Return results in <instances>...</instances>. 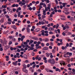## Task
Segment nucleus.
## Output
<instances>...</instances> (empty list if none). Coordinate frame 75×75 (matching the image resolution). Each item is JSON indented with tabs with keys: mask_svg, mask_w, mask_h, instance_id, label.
<instances>
[{
	"mask_svg": "<svg viewBox=\"0 0 75 75\" xmlns=\"http://www.w3.org/2000/svg\"><path fill=\"white\" fill-rule=\"evenodd\" d=\"M48 62L49 63L51 64H55V60L53 59H49Z\"/></svg>",
	"mask_w": 75,
	"mask_h": 75,
	"instance_id": "1",
	"label": "nucleus"
},
{
	"mask_svg": "<svg viewBox=\"0 0 75 75\" xmlns=\"http://www.w3.org/2000/svg\"><path fill=\"white\" fill-rule=\"evenodd\" d=\"M20 0H17V3H19V4L20 5L21 4V6H23V5H24L25 4V2H23L22 1H21Z\"/></svg>",
	"mask_w": 75,
	"mask_h": 75,
	"instance_id": "2",
	"label": "nucleus"
},
{
	"mask_svg": "<svg viewBox=\"0 0 75 75\" xmlns=\"http://www.w3.org/2000/svg\"><path fill=\"white\" fill-rule=\"evenodd\" d=\"M55 52H56V47L55 46L54 47V49H52V52L53 54L55 53Z\"/></svg>",
	"mask_w": 75,
	"mask_h": 75,
	"instance_id": "3",
	"label": "nucleus"
},
{
	"mask_svg": "<svg viewBox=\"0 0 75 75\" xmlns=\"http://www.w3.org/2000/svg\"><path fill=\"white\" fill-rule=\"evenodd\" d=\"M43 40L45 42H48L49 41H50V40H49V39H48V38H45V39H43Z\"/></svg>",
	"mask_w": 75,
	"mask_h": 75,
	"instance_id": "4",
	"label": "nucleus"
},
{
	"mask_svg": "<svg viewBox=\"0 0 75 75\" xmlns=\"http://www.w3.org/2000/svg\"><path fill=\"white\" fill-rule=\"evenodd\" d=\"M22 71L25 73H27V72H28V71L27 70H26V69H25L24 68H23Z\"/></svg>",
	"mask_w": 75,
	"mask_h": 75,
	"instance_id": "5",
	"label": "nucleus"
},
{
	"mask_svg": "<svg viewBox=\"0 0 75 75\" xmlns=\"http://www.w3.org/2000/svg\"><path fill=\"white\" fill-rule=\"evenodd\" d=\"M61 20H65V16L64 15H62L61 17Z\"/></svg>",
	"mask_w": 75,
	"mask_h": 75,
	"instance_id": "6",
	"label": "nucleus"
},
{
	"mask_svg": "<svg viewBox=\"0 0 75 75\" xmlns=\"http://www.w3.org/2000/svg\"><path fill=\"white\" fill-rule=\"evenodd\" d=\"M65 24L67 25H71V22H67L65 23Z\"/></svg>",
	"mask_w": 75,
	"mask_h": 75,
	"instance_id": "7",
	"label": "nucleus"
},
{
	"mask_svg": "<svg viewBox=\"0 0 75 75\" xmlns=\"http://www.w3.org/2000/svg\"><path fill=\"white\" fill-rule=\"evenodd\" d=\"M17 62H18V61H16V62H13L12 64L13 65L16 66V65H17Z\"/></svg>",
	"mask_w": 75,
	"mask_h": 75,
	"instance_id": "8",
	"label": "nucleus"
},
{
	"mask_svg": "<svg viewBox=\"0 0 75 75\" xmlns=\"http://www.w3.org/2000/svg\"><path fill=\"white\" fill-rule=\"evenodd\" d=\"M48 30L50 31H54V29L52 27H50L48 28Z\"/></svg>",
	"mask_w": 75,
	"mask_h": 75,
	"instance_id": "9",
	"label": "nucleus"
},
{
	"mask_svg": "<svg viewBox=\"0 0 75 75\" xmlns=\"http://www.w3.org/2000/svg\"><path fill=\"white\" fill-rule=\"evenodd\" d=\"M42 50L45 51L48 50V48L47 47H45L43 48Z\"/></svg>",
	"mask_w": 75,
	"mask_h": 75,
	"instance_id": "10",
	"label": "nucleus"
},
{
	"mask_svg": "<svg viewBox=\"0 0 75 75\" xmlns=\"http://www.w3.org/2000/svg\"><path fill=\"white\" fill-rule=\"evenodd\" d=\"M41 20H42V21H45V23L47 24H48V21H46L44 19H41Z\"/></svg>",
	"mask_w": 75,
	"mask_h": 75,
	"instance_id": "11",
	"label": "nucleus"
},
{
	"mask_svg": "<svg viewBox=\"0 0 75 75\" xmlns=\"http://www.w3.org/2000/svg\"><path fill=\"white\" fill-rule=\"evenodd\" d=\"M11 27L12 28H13V29H14L15 30H16L17 29V27H16V25H12L11 26Z\"/></svg>",
	"mask_w": 75,
	"mask_h": 75,
	"instance_id": "12",
	"label": "nucleus"
},
{
	"mask_svg": "<svg viewBox=\"0 0 75 75\" xmlns=\"http://www.w3.org/2000/svg\"><path fill=\"white\" fill-rule=\"evenodd\" d=\"M67 4H68V3H62V5H63V7H65V5H67Z\"/></svg>",
	"mask_w": 75,
	"mask_h": 75,
	"instance_id": "13",
	"label": "nucleus"
},
{
	"mask_svg": "<svg viewBox=\"0 0 75 75\" xmlns=\"http://www.w3.org/2000/svg\"><path fill=\"white\" fill-rule=\"evenodd\" d=\"M27 30V32L28 33H30V28H29L27 27L26 28Z\"/></svg>",
	"mask_w": 75,
	"mask_h": 75,
	"instance_id": "14",
	"label": "nucleus"
},
{
	"mask_svg": "<svg viewBox=\"0 0 75 75\" xmlns=\"http://www.w3.org/2000/svg\"><path fill=\"white\" fill-rule=\"evenodd\" d=\"M67 55H69V56H72V53H69V52H67Z\"/></svg>",
	"mask_w": 75,
	"mask_h": 75,
	"instance_id": "15",
	"label": "nucleus"
},
{
	"mask_svg": "<svg viewBox=\"0 0 75 75\" xmlns=\"http://www.w3.org/2000/svg\"><path fill=\"white\" fill-rule=\"evenodd\" d=\"M40 28H37L35 29V31L36 32H38V31H40Z\"/></svg>",
	"mask_w": 75,
	"mask_h": 75,
	"instance_id": "16",
	"label": "nucleus"
},
{
	"mask_svg": "<svg viewBox=\"0 0 75 75\" xmlns=\"http://www.w3.org/2000/svg\"><path fill=\"white\" fill-rule=\"evenodd\" d=\"M50 58H52L53 57V55H52V53H50Z\"/></svg>",
	"mask_w": 75,
	"mask_h": 75,
	"instance_id": "17",
	"label": "nucleus"
},
{
	"mask_svg": "<svg viewBox=\"0 0 75 75\" xmlns=\"http://www.w3.org/2000/svg\"><path fill=\"white\" fill-rule=\"evenodd\" d=\"M4 18H2L1 20V23H4Z\"/></svg>",
	"mask_w": 75,
	"mask_h": 75,
	"instance_id": "18",
	"label": "nucleus"
},
{
	"mask_svg": "<svg viewBox=\"0 0 75 75\" xmlns=\"http://www.w3.org/2000/svg\"><path fill=\"white\" fill-rule=\"evenodd\" d=\"M23 58H24L25 59H28L27 55L26 54H24L23 55Z\"/></svg>",
	"mask_w": 75,
	"mask_h": 75,
	"instance_id": "19",
	"label": "nucleus"
},
{
	"mask_svg": "<svg viewBox=\"0 0 75 75\" xmlns=\"http://www.w3.org/2000/svg\"><path fill=\"white\" fill-rule=\"evenodd\" d=\"M33 42H34V41H33V40H30V42H29V45H31V44H32V43H33Z\"/></svg>",
	"mask_w": 75,
	"mask_h": 75,
	"instance_id": "20",
	"label": "nucleus"
},
{
	"mask_svg": "<svg viewBox=\"0 0 75 75\" xmlns=\"http://www.w3.org/2000/svg\"><path fill=\"white\" fill-rule=\"evenodd\" d=\"M35 64V63L34 62H33L32 63H30V66H32L33 65H34Z\"/></svg>",
	"mask_w": 75,
	"mask_h": 75,
	"instance_id": "21",
	"label": "nucleus"
},
{
	"mask_svg": "<svg viewBox=\"0 0 75 75\" xmlns=\"http://www.w3.org/2000/svg\"><path fill=\"white\" fill-rule=\"evenodd\" d=\"M56 71H59V72H61V70L59 69L58 68H56L55 69Z\"/></svg>",
	"mask_w": 75,
	"mask_h": 75,
	"instance_id": "22",
	"label": "nucleus"
},
{
	"mask_svg": "<svg viewBox=\"0 0 75 75\" xmlns=\"http://www.w3.org/2000/svg\"><path fill=\"white\" fill-rule=\"evenodd\" d=\"M43 14L44 15H46V11L45 10L43 11Z\"/></svg>",
	"mask_w": 75,
	"mask_h": 75,
	"instance_id": "23",
	"label": "nucleus"
},
{
	"mask_svg": "<svg viewBox=\"0 0 75 75\" xmlns=\"http://www.w3.org/2000/svg\"><path fill=\"white\" fill-rule=\"evenodd\" d=\"M23 8L24 10H25V8H27V5H25V4L23 5Z\"/></svg>",
	"mask_w": 75,
	"mask_h": 75,
	"instance_id": "24",
	"label": "nucleus"
},
{
	"mask_svg": "<svg viewBox=\"0 0 75 75\" xmlns=\"http://www.w3.org/2000/svg\"><path fill=\"white\" fill-rule=\"evenodd\" d=\"M41 22H42V25H44V24H45V23L44 21H42V20H41Z\"/></svg>",
	"mask_w": 75,
	"mask_h": 75,
	"instance_id": "25",
	"label": "nucleus"
},
{
	"mask_svg": "<svg viewBox=\"0 0 75 75\" xmlns=\"http://www.w3.org/2000/svg\"><path fill=\"white\" fill-rule=\"evenodd\" d=\"M46 57H50V54L48 52H47L46 53Z\"/></svg>",
	"mask_w": 75,
	"mask_h": 75,
	"instance_id": "26",
	"label": "nucleus"
},
{
	"mask_svg": "<svg viewBox=\"0 0 75 75\" xmlns=\"http://www.w3.org/2000/svg\"><path fill=\"white\" fill-rule=\"evenodd\" d=\"M64 9L65 11H69V8H64Z\"/></svg>",
	"mask_w": 75,
	"mask_h": 75,
	"instance_id": "27",
	"label": "nucleus"
},
{
	"mask_svg": "<svg viewBox=\"0 0 75 75\" xmlns=\"http://www.w3.org/2000/svg\"><path fill=\"white\" fill-rule=\"evenodd\" d=\"M41 45L42 47H44V46L45 45V44L43 42H42L41 43Z\"/></svg>",
	"mask_w": 75,
	"mask_h": 75,
	"instance_id": "28",
	"label": "nucleus"
},
{
	"mask_svg": "<svg viewBox=\"0 0 75 75\" xmlns=\"http://www.w3.org/2000/svg\"><path fill=\"white\" fill-rule=\"evenodd\" d=\"M69 45V47H72V45H73V43H70Z\"/></svg>",
	"mask_w": 75,
	"mask_h": 75,
	"instance_id": "29",
	"label": "nucleus"
},
{
	"mask_svg": "<svg viewBox=\"0 0 75 75\" xmlns=\"http://www.w3.org/2000/svg\"><path fill=\"white\" fill-rule=\"evenodd\" d=\"M65 14H66L67 15H68L69 14V13H70L69 12L66 11L65 12Z\"/></svg>",
	"mask_w": 75,
	"mask_h": 75,
	"instance_id": "30",
	"label": "nucleus"
},
{
	"mask_svg": "<svg viewBox=\"0 0 75 75\" xmlns=\"http://www.w3.org/2000/svg\"><path fill=\"white\" fill-rule=\"evenodd\" d=\"M29 69L30 71H31V72H34V70H32V67H30V68Z\"/></svg>",
	"mask_w": 75,
	"mask_h": 75,
	"instance_id": "31",
	"label": "nucleus"
},
{
	"mask_svg": "<svg viewBox=\"0 0 75 75\" xmlns=\"http://www.w3.org/2000/svg\"><path fill=\"white\" fill-rule=\"evenodd\" d=\"M20 15H21V13L20 12H18V17H20Z\"/></svg>",
	"mask_w": 75,
	"mask_h": 75,
	"instance_id": "32",
	"label": "nucleus"
},
{
	"mask_svg": "<svg viewBox=\"0 0 75 75\" xmlns=\"http://www.w3.org/2000/svg\"><path fill=\"white\" fill-rule=\"evenodd\" d=\"M5 16L7 18H10V16L6 14L5 15Z\"/></svg>",
	"mask_w": 75,
	"mask_h": 75,
	"instance_id": "33",
	"label": "nucleus"
},
{
	"mask_svg": "<svg viewBox=\"0 0 75 75\" xmlns=\"http://www.w3.org/2000/svg\"><path fill=\"white\" fill-rule=\"evenodd\" d=\"M59 62H60V64H63V63H64V62L62 60V61H60Z\"/></svg>",
	"mask_w": 75,
	"mask_h": 75,
	"instance_id": "34",
	"label": "nucleus"
},
{
	"mask_svg": "<svg viewBox=\"0 0 75 75\" xmlns=\"http://www.w3.org/2000/svg\"><path fill=\"white\" fill-rule=\"evenodd\" d=\"M2 8H7V6L5 5H2Z\"/></svg>",
	"mask_w": 75,
	"mask_h": 75,
	"instance_id": "35",
	"label": "nucleus"
},
{
	"mask_svg": "<svg viewBox=\"0 0 75 75\" xmlns=\"http://www.w3.org/2000/svg\"><path fill=\"white\" fill-rule=\"evenodd\" d=\"M42 18H46V16H45V15H42Z\"/></svg>",
	"mask_w": 75,
	"mask_h": 75,
	"instance_id": "36",
	"label": "nucleus"
},
{
	"mask_svg": "<svg viewBox=\"0 0 75 75\" xmlns=\"http://www.w3.org/2000/svg\"><path fill=\"white\" fill-rule=\"evenodd\" d=\"M8 21H9V22H12V21L11 20V18H8Z\"/></svg>",
	"mask_w": 75,
	"mask_h": 75,
	"instance_id": "37",
	"label": "nucleus"
},
{
	"mask_svg": "<svg viewBox=\"0 0 75 75\" xmlns=\"http://www.w3.org/2000/svg\"><path fill=\"white\" fill-rule=\"evenodd\" d=\"M23 68L26 69L27 68V66L25 64H24L23 65Z\"/></svg>",
	"mask_w": 75,
	"mask_h": 75,
	"instance_id": "38",
	"label": "nucleus"
},
{
	"mask_svg": "<svg viewBox=\"0 0 75 75\" xmlns=\"http://www.w3.org/2000/svg\"><path fill=\"white\" fill-rule=\"evenodd\" d=\"M5 48H6V50H7L8 48H9V46H6L5 47Z\"/></svg>",
	"mask_w": 75,
	"mask_h": 75,
	"instance_id": "39",
	"label": "nucleus"
},
{
	"mask_svg": "<svg viewBox=\"0 0 75 75\" xmlns=\"http://www.w3.org/2000/svg\"><path fill=\"white\" fill-rule=\"evenodd\" d=\"M25 4H28V2H29V1L27 0H26L25 2Z\"/></svg>",
	"mask_w": 75,
	"mask_h": 75,
	"instance_id": "40",
	"label": "nucleus"
},
{
	"mask_svg": "<svg viewBox=\"0 0 75 75\" xmlns=\"http://www.w3.org/2000/svg\"><path fill=\"white\" fill-rule=\"evenodd\" d=\"M41 34L42 36H43V37H44L45 36V33H44V32H42V33Z\"/></svg>",
	"mask_w": 75,
	"mask_h": 75,
	"instance_id": "41",
	"label": "nucleus"
},
{
	"mask_svg": "<svg viewBox=\"0 0 75 75\" xmlns=\"http://www.w3.org/2000/svg\"><path fill=\"white\" fill-rule=\"evenodd\" d=\"M59 27V25L58 24H57L56 25V29H58V27Z\"/></svg>",
	"mask_w": 75,
	"mask_h": 75,
	"instance_id": "42",
	"label": "nucleus"
},
{
	"mask_svg": "<svg viewBox=\"0 0 75 75\" xmlns=\"http://www.w3.org/2000/svg\"><path fill=\"white\" fill-rule=\"evenodd\" d=\"M65 28H67V29H69V27L67 25H65Z\"/></svg>",
	"mask_w": 75,
	"mask_h": 75,
	"instance_id": "43",
	"label": "nucleus"
},
{
	"mask_svg": "<svg viewBox=\"0 0 75 75\" xmlns=\"http://www.w3.org/2000/svg\"><path fill=\"white\" fill-rule=\"evenodd\" d=\"M62 35H63V36H65V35H66V34H65V33L63 32L62 33Z\"/></svg>",
	"mask_w": 75,
	"mask_h": 75,
	"instance_id": "44",
	"label": "nucleus"
},
{
	"mask_svg": "<svg viewBox=\"0 0 75 75\" xmlns=\"http://www.w3.org/2000/svg\"><path fill=\"white\" fill-rule=\"evenodd\" d=\"M45 1H46L47 3H50V1L49 0H45Z\"/></svg>",
	"mask_w": 75,
	"mask_h": 75,
	"instance_id": "45",
	"label": "nucleus"
},
{
	"mask_svg": "<svg viewBox=\"0 0 75 75\" xmlns=\"http://www.w3.org/2000/svg\"><path fill=\"white\" fill-rule=\"evenodd\" d=\"M25 63H28L29 61L28 60H26L25 61Z\"/></svg>",
	"mask_w": 75,
	"mask_h": 75,
	"instance_id": "46",
	"label": "nucleus"
},
{
	"mask_svg": "<svg viewBox=\"0 0 75 75\" xmlns=\"http://www.w3.org/2000/svg\"><path fill=\"white\" fill-rule=\"evenodd\" d=\"M36 65V64H34V65H33L32 66V67L33 68H35Z\"/></svg>",
	"mask_w": 75,
	"mask_h": 75,
	"instance_id": "47",
	"label": "nucleus"
},
{
	"mask_svg": "<svg viewBox=\"0 0 75 75\" xmlns=\"http://www.w3.org/2000/svg\"><path fill=\"white\" fill-rule=\"evenodd\" d=\"M32 9L33 10H35V9H36V7L35 6H34L33 8Z\"/></svg>",
	"mask_w": 75,
	"mask_h": 75,
	"instance_id": "48",
	"label": "nucleus"
},
{
	"mask_svg": "<svg viewBox=\"0 0 75 75\" xmlns=\"http://www.w3.org/2000/svg\"><path fill=\"white\" fill-rule=\"evenodd\" d=\"M25 30V28L24 27L22 29V31H23L24 30Z\"/></svg>",
	"mask_w": 75,
	"mask_h": 75,
	"instance_id": "49",
	"label": "nucleus"
},
{
	"mask_svg": "<svg viewBox=\"0 0 75 75\" xmlns=\"http://www.w3.org/2000/svg\"><path fill=\"white\" fill-rule=\"evenodd\" d=\"M55 1L56 2V4H58V0H55Z\"/></svg>",
	"mask_w": 75,
	"mask_h": 75,
	"instance_id": "50",
	"label": "nucleus"
},
{
	"mask_svg": "<svg viewBox=\"0 0 75 75\" xmlns=\"http://www.w3.org/2000/svg\"><path fill=\"white\" fill-rule=\"evenodd\" d=\"M47 27H51V24L49 23L47 25Z\"/></svg>",
	"mask_w": 75,
	"mask_h": 75,
	"instance_id": "51",
	"label": "nucleus"
},
{
	"mask_svg": "<svg viewBox=\"0 0 75 75\" xmlns=\"http://www.w3.org/2000/svg\"><path fill=\"white\" fill-rule=\"evenodd\" d=\"M50 69H46V71L47 72H50Z\"/></svg>",
	"mask_w": 75,
	"mask_h": 75,
	"instance_id": "52",
	"label": "nucleus"
},
{
	"mask_svg": "<svg viewBox=\"0 0 75 75\" xmlns=\"http://www.w3.org/2000/svg\"><path fill=\"white\" fill-rule=\"evenodd\" d=\"M12 60H13V61H16V59L14 57H13L12 58Z\"/></svg>",
	"mask_w": 75,
	"mask_h": 75,
	"instance_id": "53",
	"label": "nucleus"
},
{
	"mask_svg": "<svg viewBox=\"0 0 75 75\" xmlns=\"http://www.w3.org/2000/svg\"><path fill=\"white\" fill-rule=\"evenodd\" d=\"M31 47H34V44L32 43L31 45Z\"/></svg>",
	"mask_w": 75,
	"mask_h": 75,
	"instance_id": "54",
	"label": "nucleus"
},
{
	"mask_svg": "<svg viewBox=\"0 0 75 75\" xmlns=\"http://www.w3.org/2000/svg\"><path fill=\"white\" fill-rule=\"evenodd\" d=\"M7 12H8V13H10V12H11V10L9 9V10H7Z\"/></svg>",
	"mask_w": 75,
	"mask_h": 75,
	"instance_id": "55",
	"label": "nucleus"
},
{
	"mask_svg": "<svg viewBox=\"0 0 75 75\" xmlns=\"http://www.w3.org/2000/svg\"><path fill=\"white\" fill-rule=\"evenodd\" d=\"M18 62H20L21 61V60L20 59H19L18 60Z\"/></svg>",
	"mask_w": 75,
	"mask_h": 75,
	"instance_id": "56",
	"label": "nucleus"
},
{
	"mask_svg": "<svg viewBox=\"0 0 75 75\" xmlns=\"http://www.w3.org/2000/svg\"><path fill=\"white\" fill-rule=\"evenodd\" d=\"M45 34H48V31L47 30H46L44 32Z\"/></svg>",
	"mask_w": 75,
	"mask_h": 75,
	"instance_id": "57",
	"label": "nucleus"
},
{
	"mask_svg": "<svg viewBox=\"0 0 75 75\" xmlns=\"http://www.w3.org/2000/svg\"><path fill=\"white\" fill-rule=\"evenodd\" d=\"M60 8L61 9H62V8H63V6H62V5H60Z\"/></svg>",
	"mask_w": 75,
	"mask_h": 75,
	"instance_id": "58",
	"label": "nucleus"
},
{
	"mask_svg": "<svg viewBox=\"0 0 75 75\" xmlns=\"http://www.w3.org/2000/svg\"><path fill=\"white\" fill-rule=\"evenodd\" d=\"M12 42L11 41H10L9 42L8 44L9 45H11V44H12Z\"/></svg>",
	"mask_w": 75,
	"mask_h": 75,
	"instance_id": "59",
	"label": "nucleus"
},
{
	"mask_svg": "<svg viewBox=\"0 0 75 75\" xmlns=\"http://www.w3.org/2000/svg\"><path fill=\"white\" fill-rule=\"evenodd\" d=\"M9 38L10 39H12L13 38V36H9Z\"/></svg>",
	"mask_w": 75,
	"mask_h": 75,
	"instance_id": "60",
	"label": "nucleus"
},
{
	"mask_svg": "<svg viewBox=\"0 0 75 75\" xmlns=\"http://www.w3.org/2000/svg\"><path fill=\"white\" fill-rule=\"evenodd\" d=\"M58 34H60V30L59 29H57Z\"/></svg>",
	"mask_w": 75,
	"mask_h": 75,
	"instance_id": "61",
	"label": "nucleus"
},
{
	"mask_svg": "<svg viewBox=\"0 0 75 75\" xmlns=\"http://www.w3.org/2000/svg\"><path fill=\"white\" fill-rule=\"evenodd\" d=\"M49 34H53V32L52 31H50L49 32Z\"/></svg>",
	"mask_w": 75,
	"mask_h": 75,
	"instance_id": "62",
	"label": "nucleus"
},
{
	"mask_svg": "<svg viewBox=\"0 0 75 75\" xmlns=\"http://www.w3.org/2000/svg\"><path fill=\"white\" fill-rule=\"evenodd\" d=\"M39 40L40 41H41V42L42 41V38H39Z\"/></svg>",
	"mask_w": 75,
	"mask_h": 75,
	"instance_id": "63",
	"label": "nucleus"
},
{
	"mask_svg": "<svg viewBox=\"0 0 75 75\" xmlns=\"http://www.w3.org/2000/svg\"><path fill=\"white\" fill-rule=\"evenodd\" d=\"M13 41H16V39L15 38H13L12 39Z\"/></svg>",
	"mask_w": 75,
	"mask_h": 75,
	"instance_id": "64",
	"label": "nucleus"
}]
</instances>
